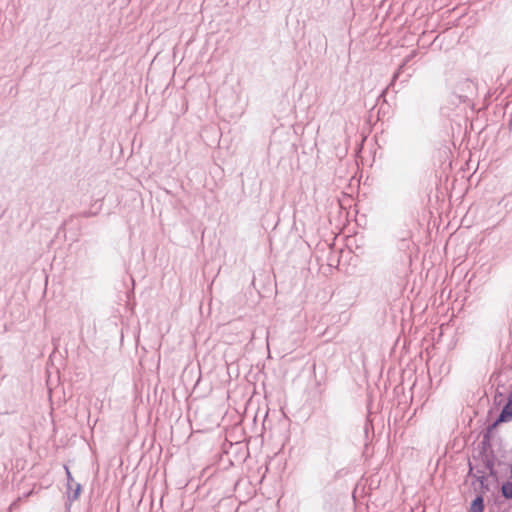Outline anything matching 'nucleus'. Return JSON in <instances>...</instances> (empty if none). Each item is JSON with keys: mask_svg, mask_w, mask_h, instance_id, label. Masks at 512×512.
Segmentation results:
<instances>
[{"mask_svg": "<svg viewBox=\"0 0 512 512\" xmlns=\"http://www.w3.org/2000/svg\"><path fill=\"white\" fill-rule=\"evenodd\" d=\"M65 472L67 478V498L70 506L73 501L79 498L82 491V486L80 483L75 482L67 466H65Z\"/></svg>", "mask_w": 512, "mask_h": 512, "instance_id": "f257e3e1", "label": "nucleus"}, {"mask_svg": "<svg viewBox=\"0 0 512 512\" xmlns=\"http://www.w3.org/2000/svg\"><path fill=\"white\" fill-rule=\"evenodd\" d=\"M512 420V385L510 386V391L507 396V401L502 407L500 413L496 417V419L491 423L494 426L498 427L502 423H507Z\"/></svg>", "mask_w": 512, "mask_h": 512, "instance_id": "f03ea898", "label": "nucleus"}, {"mask_svg": "<svg viewBox=\"0 0 512 512\" xmlns=\"http://www.w3.org/2000/svg\"><path fill=\"white\" fill-rule=\"evenodd\" d=\"M497 427L493 424H488L487 427L484 429L482 433V440L478 445V455L479 454H485L490 453V451H494L492 448V435L493 431Z\"/></svg>", "mask_w": 512, "mask_h": 512, "instance_id": "7ed1b4c3", "label": "nucleus"}, {"mask_svg": "<svg viewBox=\"0 0 512 512\" xmlns=\"http://www.w3.org/2000/svg\"><path fill=\"white\" fill-rule=\"evenodd\" d=\"M478 474L475 475V481L472 482V485H475L476 482L479 483V488L481 490L480 494H484L490 490L488 484V475L485 474V471L482 469H478Z\"/></svg>", "mask_w": 512, "mask_h": 512, "instance_id": "20e7f679", "label": "nucleus"}, {"mask_svg": "<svg viewBox=\"0 0 512 512\" xmlns=\"http://www.w3.org/2000/svg\"><path fill=\"white\" fill-rule=\"evenodd\" d=\"M473 457L474 459H477L476 456ZM478 458L481 459L486 470H492V466H495L496 455L494 451H490V453L479 454Z\"/></svg>", "mask_w": 512, "mask_h": 512, "instance_id": "39448f33", "label": "nucleus"}, {"mask_svg": "<svg viewBox=\"0 0 512 512\" xmlns=\"http://www.w3.org/2000/svg\"><path fill=\"white\" fill-rule=\"evenodd\" d=\"M485 501L483 494H477L470 503L469 512H484Z\"/></svg>", "mask_w": 512, "mask_h": 512, "instance_id": "423d86ee", "label": "nucleus"}, {"mask_svg": "<svg viewBox=\"0 0 512 512\" xmlns=\"http://www.w3.org/2000/svg\"><path fill=\"white\" fill-rule=\"evenodd\" d=\"M400 73H401V67L394 73L390 84L388 85V87H386V89H384L382 91V93L380 94L379 98L384 97L390 87H394L395 82H396L397 78L399 77Z\"/></svg>", "mask_w": 512, "mask_h": 512, "instance_id": "0eeeda50", "label": "nucleus"}, {"mask_svg": "<svg viewBox=\"0 0 512 512\" xmlns=\"http://www.w3.org/2000/svg\"><path fill=\"white\" fill-rule=\"evenodd\" d=\"M475 475H479L478 474V470L475 472V466L472 464V462L469 460L468 461V473L466 475V480L469 478V477H473L475 479Z\"/></svg>", "mask_w": 512, "mask_h": 512, "instance_id": "6e6552de", "label": "nucleus"}, {"mask_svg": "<svg viewBox=\"0 0 512 512\" xmlns=\"http://www.w3.org/2000/svg\"><path fill=\"white\" fill-rule=\"evenodd\" d=\"M504 394L502 392L496 391L494 396V405L500 406L503 402Z\"/></svg>", "mask_w": 512, "mask_h": 512, "instance_id": "1a4fd4ad", "label": "nucleus"}, {"mask_svg": "<svg viewBox=\"0 0 512 512\" xmlns=\"http://www.w3.org/2000/svg\"><path fill=\"white\" fill-rule=\"evenodd\" d=\"M370 428L373 429V424H372V421L370 420V412H369L367 417H366V423H365V426H364V432H365L366 436L368 435V432H369Z\"/></svg>", "mask_w": 512, "mask_h": 512, "instance_id": "9d476101", "label": "nucleus"}, {"mask_svg": "<svg viewBox=\"0 0 512 512\" xmlns=\"http://www.w3.org/2000/svg\"><path fill=\"white\" fill-rule=\"evenodd\" d=\"M488 471H489L488 477L489 476H493V477L497 476V471L495 470V466H492V470H488Z\"/></svg>", "mask_w": 512, "mask_h": 512, "instance_id": "9b49d317", "label": "nucleus"}, {"mask_svg": "<svg viewBox=\"0 0 512 512\" xmlns=\"http://www.w3.org/2000/svg\"><path fill=\"white\" fill-rule=\"evenodd\" d=\"M94 215H95V213H93V212H91V211H88V212H85V213H84V216H85V217H90V216H94Z\"/></svg>", "mask_w": 512, "mask_h": 512, "instance_id": "f8f14e48", "label": "nucleus"}, {"mask_svg": "<svg viewBox=\"0 0 512 512\" xmlns=\"http://www.w3.org/2000/svg\"><path fill=\"white\" fill-rule=\"evenodd\" d=\"M466 83L467 84H472V82L470 80H466Z\"/></svg>", "mask_w": 512, "mask_h": 512, "instance_id": "ddd939ff", "label": "nucleus"}]
</instances>
